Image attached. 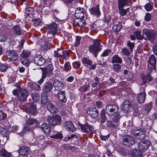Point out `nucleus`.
Instances as JSON below:
<instances>
[{"label": "nucleus", "mask_w": 157, "mask_h": 157, "mask_svg": "<svg viewBox=\"0 0 157 157\" xmlns=\"http://www.w3.org/2000/svg\"><path fill=\"white\" fill-rule=\"evenodd\" d=\"M101 42L97 39L94 40L92 44L88 47L89 51L95 58L97 57L99 52L101 50L102 45Z\"/></svg>", "instance_id": "obj_1"}, {"label": "nucleus", "mask_w": 157, "mask_h": 157, "mask_svg": "<svg viewBox=\"0 0 157 157\" xmlns=\"http://www.w3.org/2000/svg\"><path fill=\"white\" fill-rule=\"evenodd\" d=\"M120 141L122 144L127 147L132 146L135 142L134 138L128 135L123 136Z\"/></svg>", "instance_id": "obj_2"}, {"label": "nucleus", "mask_w": 157, "mask_h": 157, "mask_svg": "<svg viewBox=\"0 0 157 157\" xmlns=\"http://www.w3.org/2000/svg\"><path fill=\"white\" fill-rule=\"evenodd\" d=\"M47 121L52 126L59 125L61 122L62 117L59 115L56 114L52 117L49 116Z\"/></svg>", "instance_id": "obj_3"}, {"label": "nucleus", "mask_w": 157, "mask_h": 157, "mask_svg": "<svg viewBox=\"0 0 157 157\" xmlns=\"http://www.w3.org/2000/svg\"><path fill=\"white\" fill-rule=\"evenodd\" d=\"M132 134L137 139H143L145 136L144 131L143 129H135L132 132Z\"/></svg>", "instance_id": "obj_4"}, {"label": "nucleus", "mask_w": 157, "mask_h": 157, "mask_svg": "<svg viewBox=\"0 0 157 157\" xmlns=\"http://www.w3.org/2000/svg\"><path fill=\"white\" fill-rule=\"evenodd\" d=\"M26 112L32 115H35L38 113L36 105L33 102L29 103L27 104Z\"/></svg>", "instance_id": "obj_5"}, {"label": "nucleus", "mask_w": 157, "mask_h": 157, "mask_svg": "<svg viewBox=\"0 0 157 157\" xmlns=\"http://www.w3.org/2000/svg\"><path fill=\"white\" fill-rule=\"evenodd\" d=\"M119 107L116 105H109L106 106L105 108L106 113L109 115H112L117 113Z\"/></svg>", "instance_id": "obj_6"}, {"label": "nucleus", "mask_w": 157, "mask_h": 157, "mask_svg": "<svg viewBox=\"0 0 157 157\" xmlns=\"http://www.w3.org/2000/svg\"><path fill=\"white\" fill-rule=\"evenodd\" d=\"M38 124V121L36 119L34 118H29L26 121L25 124V127L23 131V133L25 132L26 130L29 131L31 130V128H28V127L30 125L34 124L35 126H37Z\"/></svg>", "instance_id": "obj_7"}, {"label": "nucleus", "mask_w": 157, "mask_h": 157, "mask_svg": "<svg viewBox=\"0 0 157 157\" xmlns=\"http://www.w3.org/2000/svg\"><path fill=\"white\" fill-rule=\"evenodd\" d=\"M75 16L77 18L86 19L87 16L85 10L81 7L77 8L75 9Z\"/></svg>", "instance_id": "obj_8"}, {"label": "nucleus", "mask_w": 157, "mask_h": 157, "mask_svg": "<svg viewBox=\"0 0 157 157\" xmlns=\"http://www.w3.org/2000/svg\"><path fill=\"white\" fill-rule=\"evenodd\" d=\"M29 95V92L26 90L25 89H20L19 93L18 94V99L20 101H25Z\"/></svg>", "instance_id": "obj_9"}, {"label": "nucleus", "mask_w": 157, "mask_h": 157, "mask_svg": "<svg viewBox=\"0 0 157 157\" xmlns=\"http://www.w3.org/2000/svg\"><path fill=\"white\" fill-rule=\"evenodd\" d=\"M144 33L146 36L147 38L151 40H155V37L156 33L154 30L151 29H146L144 30Z\"/></svg>", "instance_id": "obj_10"}, {"label": "nucleus", "mask_w": 157, "mask_h": 157, "mask_svg": "<svg viewBox=\"0 0 157 157\" xmlns=\"http://www.w3.org/2000/svg\"><path fill=\"white\" fill-rule=\"evenodd\" d=\"M44 27L48 30L50 33L53 34H56L57 32V25L54 22L49 25H45Z\"/></svg>", "instance_id": "obj_11"}, {"label": "nucleus", "mask_w": 157, "mask_h": 157, "mask_svg": "<svg viewBox=\"0 0 157 157\" xmlns=\"http://www.w3.org/2000/svg\"><path fill=\"white\" fill-rule=\"evenodd\" d=\"M6 54L8 59L12 61H14L18 58L17 53L13 50H9L6 52Z\"/></svg>", "instance_id": "obj_12"}, {"label": "nucleus", "mask_w": 157, "mask_h": 157, "mask_svg": "<svg viewBox=\"0 0 157 157\" xmlns=\"http://www.w3.org/2000/svg\"><path fill=\"white\" fill-rule=\"evenodd\" d=\"M34 61L35 64L38 66L43 65L45 63V59L40 55L36 56L35 57Z\"/></svg>", "instance_id": "obj_13"}, {"label": "nucleus", "mask_w": 157, "mask_h": 157, "mask_svg": "<svg viewBox=\"0 0 157 157\" xmlns=\"http://www.w3.org/2000/svg\"><path fill=\"white\" fill-rule=\"evenodd\" d=\"M145 86L144 85L140 88V90H142L143 92H141L138 95L137 97L138 102L140 103H143L146 98V93L145 92Z\"/></svg>", "instance_id": "obj_14"}, {"label": "nucleus", "mask_w": 157, "mask_h": 157, "mask_svg": "<svg viewBox=\"0 0 157 157\" xmlns=\"http://www.w3.org/2000/svg\"><path fill=\"white\" fill-rule=\"evenodd\" d=\"M89 10L91 14L95 15L97 17H99L101 15V12L98 5H96L95 6L90 9Z\"/></svg>", "instance_id": "obj_15"}, {"label": "nucleus", "mask_w": 157, "mask_h": 157, "mask_svg": "<svg viewBox=\"0 0 157 157\" xmlns=\"http://www.w3.org/2000/svg\"><path fill=\"white\" fill-rule=\"evenodd\" d=\"M53 84L55 89L57 90H62L64 86L63 82L58 79H54Z\"/></svg>", "instance_id": "obj_16"}, {"label": "nucleus", "mask_w": 157, "mask_h": 157, "mask_svg": "<svg viewBox=\"0 0 157 157\" xmlns=\"http://www.w3.org/2000/svg\"><path fill=\"white\" fill-rule=\"evenodd\" d=\"M80 128L82 132L86 133L91 132L93 129L92 126L87 124H81L80 125Z\"/></svg>", "instance_id": "obj_17"}, {"label": "nucleus", "mask_w": 157, "mask_h": 157, "mask_svg": "<svg viewBox=\"0 0 157 157\" xmlns=\"http://www.w3.org/2000/svg\"><path fill=\"white\" fill-rule=\"evenodd\" d=\"M86 19H82L81 18H77L75 19L74 21V25L79 27H82L86 24L85 20Z\"/></svg>", "instance_id": "obj_18"}, {"label": "nucleus", "mask_w": 157, "mask_h": 157, "mask_svg": "<svg viewBox=\"0 0 157 157\" xmlns=\"http://www.w3.org/2000/svg\"><path fill=\"white\" fill-rule=\"evenodd\" d=\"M30 151L29 148L26 146H23L19 149V154L23 156H27L29 154Z\"/></svg>", "instance_id": "obj_19"}, {"label": "nucleus", "mask_w": 157, "mask_h": 157, "mask_svg": "<svg viewBox=\"0 0 157 157\" xmlns=\"http://www.w3.org/2000/svg\"><path fill=\"white\" fill-rule=\"evenodd\" d=\"M142 82L140 84V85L142 86L145 85L147 82L151 81L152 78L149 74H147V76L144 75H141Z\"/></svg>", "instance_id": "obj_20"}, {"label": "nucleus", "mask_w": 157, "mask_h": 157, "mask_svg": "<svg viewBox=\"0 0 157 157\" xmlns=\"http://www.w3.org/2000/svg\"><path fill=\"white\" fill-rule=\"evenodd\" d=\"M87 112L92 118L94 119L97 118L99 113L98 111L95 108H90Z\"/></svg>", "instance_id": "obj_21"}, {"label": "nucleus", "mask_w": 157, "mask_h": 157, "mask_svg": "<svg viewBox=\"0 0 157 157\" xmlns=\"http://www.w3.org/2000/svg\"><path fill=\"white\" fill-rule=\"evenodd\" d=\"M64 127L66 129L72 132H74L76 130L73 124L71 121H66L65 123Z\"/></svg>", "instance_id": "obj_22"}, {"label": "nucleus", "mask_w": 157, "mask_h": 157, "mask_svg": "<svg viewBox=\"0 0 157 157\" xmlns=\"http://www.w3.org/2000/svg\"><path fill=\"white\" fill-rule=\"evenodd\" d=\"M150 144L151 143L149 141L144 140L142 141L139 147L142 151H144L148 148Z\"/></svg>", "instance_id": "obj_23"}, {"label": "nucleus", "mask_w": 157, "mask_h": 157, "mask_svg": "<svg viewBox=\"0 0 157 157\" xmlns=\"http://www.w3.org/2000/svg\"><path fill=\"white\" fill-rule=\"evenodd\" d=\"M41 128L42 131L46 135H48L51 132L50 127L46 123H43Z\"/></svg>", "instance_id": "obj_24"}, {"label": "nucleus", "mask_w": 157, "mask_h": 157, "mask_svg": "<svg viewBox=\"0 0 157 157\" xmlns=\"http://www.w3.org/2000/svg\"><path fill=\"white\" fill-rule=\"evenodd\" d=\"M47 108L49 111L52 113H56L58 111V109L57 107L51 103H48Z\"/></svg>", "instance_id": "obj_25"}, {"label": "nucleus", "mask_w": 157, "mask_h": 157, "mask_svg": "<svg viewBox=\"0 0 157 157\" xmlns=\"http://www.w3.org/2000/svg\"><path fill=\"white\" fill-rule=\"evenodd\" d=\"M53 86L51 82H47L45 84L43 89L46 93L49 92L52 89Z\"/></svg>", "instance_id": "obj_26"}, {"label": "nucleus", "mask_w": 157, "mask_h": 157, "mask_svg": "<svg viewBox=\"0 0 157 157\" xmlns=\"http://www.w3.org/2000/svg\"><path fill=\"white\" fill-rule=\"evenodd\" d=\"M111 63H121L122 60L121 58L117 55H114L112 57Z\"/></svg>", "instance_id": "obj_27"}, {"label": "nucleus", "mask_w": 157, "mask_h": 157, "mask_svg": "<svg viewBox=\"0 0 157 157\" xmlns=\"http://www.w3.org/2000/svg\"><path fill=\"white\" fill-rule=\"evenodd\" d=\"M156 60L155 56L153 55H151L150 57L148 60V62L151 65L153 66V68H151V69L155 70V65L156 64Z\"/></svg>", "instance_id": "obj_28"}, {"label": "nucleus", "mask_w": 157, "mask_h": 157, "mask_svg": "<svg viewBox=\"0 0 157 157\" xmlns=\"http://www.w3.org/2000/svg\"><path fill=\"white\" fill-rule=\"evenodd\" d=\"M65 93L64 91H59L58 94V97L59 100L62 102H65L67 99L65 96Z\"/></svg>", "instance_id": "obj_29"}, {"label": "nucleus", "mask_w": 157, "mask_h": 157, "mask_svg": "<svg viewBox=\"0 0 157 157\" xmlns=\"http://www.w3.org/2000/svg\"><path fill=\"white\" fill-rule=\"evenodd\" d=\"M124 7H118L119 13L120 15L124 16H125L129 11V8L124 9Z\"/></svg>", "instance_id": "obj_30"}, {"label": "nucleus", "mask_w": 157, "mask_h": 157, "mask_svg": "<svg viewBox=\"0 0 157 157\" xmlns=\"http://www.w3.org/2000/svg\"><path fill=\"white\" fill-rule=\"evenodd\" d=\"M33 9L32 7L27 6L25 8V16L27 17L30 15H33Z\"/></svg>", "instance_id": "obj_31"}, {"label": "nucleus", "mask_w": 157, "mask_h": 157, "mask_svg": "<svg viewBox=\"0 0 157 157\" xmlns=\"http://www.w3.org/2000/svg\"><path fill=\"white\" fill-rule=\"evenodd\" d=\"M13 33L17 35H21V27L18 25H16L13 28Z\"/></svg>", "instance_id": "obj_32"}, {"label": "nucleus", "mask_w": 157, "mask_h": 157, "mask_svg": "<svg viewBox=\"0 0 157 157\" xmlns=\"http://www.w3.org/2000/svg\"><path fill=\"white\" fill-rule=\"evenodd\" d=\"M0 155L5 157H10L12 154L10 152L7 151L5 149H0Z\"/></svg>", "instance_id": "obj_33"}, {"label": "nucleus", "mask_w": 157, "mask_h": 157, "mask_svg": "<svg viewBox=\"0 0 157 157\" xmlns=\"http://www.w3.org/2000/svg\"><path fill=\"white\" fill-rule=\"evenodd\" d=\"M70 53L67 50H62L60 58L65 60H67L69 58Z\"/></svg>", "instance_id": "obj_34"}, {"label": "nucleus", "mask_w": 157, "mask_h": 157, "mask_svg": "<svg viewBox=\"0 0 157 157\" xmlns=\"http://www.w3.org/2000/svg\"><path fill=\"white\" fill-rule=\"evenodd\" d=\"M30 55V52L28 50H24L21 55L20 59H28Z\"/></svg>", "instance_id": "obj_35"}, {"label": "nucleus", "mask_w": 157, "mask_h": 157, "mask_svg": "<svg viewBox=\"0 0 157 157\" xmlns=\"http://www.w3.org/2000/svg\"><path fill=\"white\" fill-rule=\"evenodd\" d=\"M134 35L136 36V38L138 40H142L144 39V37L143 35H141V31L138 30L133 32Z\"/></svg>", "instance_id": "obj_36"}, {"label": "nucleus", "mask_w": 157, "mask_h": 157, "mask_svg": "<svg viewBox=\"0 0 157 157\" xmlns=\"http://www.w3.org/2000/svg\"><path fill=\"white\" fill-rule=\"evenodd\" d=\"M129 0H118V7H124L129 3Z\"/></svg>", "instance_id": "obj_37"}, {"label": "nucleus", "mask_w": 157, "mask_h": 157, "mask_svg": "<svg viewBox=\"0 0 157 157\" xmlns=\"http://www.w3.org/2000/svg\"><path fill=\"white\" fill-rule=\"evenodd\" d=\"M7 39V35L4 31L2 30H0V42L5 41Z\"/></svg>", "instance_id": "obj_38"}, {"label": "nucleus", "mask_w": 157, "mask_h": 157, "mask_svg": "<svg viewBox=\"0 0 157 157\" xmlns=\"http://www.w3.org/2000/svg\"><path fill=\"white\" fill-rule=\"evenodd\" d=\"M130 104L129 101L128 100H125L121 106V109L124 111L127 110L130 106Z\"/></svg>", "instance_id": "obj_39"}, {"label": "nucleus", "mask_w": 157, "mask_h": 157, "mask_svg": "<svg viewBox=\"0 0 157 157\" xmlns=\"http://www.w3.org/2000/svg\"><path fill=\"white\" fill-rule=\"evenodd\" d=\"M53 74V72L51 71H48L44 68L42 70V75L44 77L46 78L47 76L48 77H51Z\"/></svg>", "instance_id": "obj_40"}, {"label": "nucleus", "mask_w": 157, "mask_h": 157, "mask_svg": "<svg viewBox=\"0 0 157 157\" xmlns=\"http://www.w3.org/2000/svg\"><path fill=\"white\" fill-rule=\"evenodd\" d=\"M122 28V26L121 24L114 25L113 27L112 30L114 32H119Z\"/></svg>", "instance_id": "obj_41"}, {"label": "nucleus", "mask_w": 157, "mask_h": 157, "mask_svg": "<svg viewBox=\"0 0 157 157\" xmlns=\"http://www.w3.org/2000/svg\"><path fill=\"white\" fill-rule=\"evenodd\" d=\"M132 155L133 157H142V153L140 151H137L136 150H134L132 151Z\"/></svg>", "instance_id": "obj_42"}, {"label": "nucleus", "mask_w": 157, "mask_h": 157, "mask_svg": "<svg viewBox=\"0 0 157 157\" xmlns=\"http://www.w3.org/2000/svg\"><path fill=\"white\" fill-rule=\"evenodd\" d=\"M100 115V122L101 123H104L106 120V117L103 110L101 111Z\"/></svg>", "instance_id": "obj_43"}, {"label": "nucleus", "mask_w": 157, "mask_h": 157, "mask_svg": "<svg viewBox=\"0 0 157 157\" xmlns=\"http://www.w3.org/2000/svg\"><path fill=\"white\" fill-rule=\"evenodd\" d=\"M48 101V97L46 93H43L41 97V102L43 104H45Z\"/></svg>", "instance_id": "obj_44"}, {"label": "nucleus", "mask_w": 157, "mask_h": 157, "mask_svg": "<svg viewBox=\"0 0 157 157\" xmlns=\"http://www.w3.org/2000/svg\"><path fill=\"white\" fill-rule=\"evenodd\" d=\"M33 100L34 101L36 102L38 101L39 99L40 96L39 94L36 93H32L31 94Z\"/></svg>", "instance_id": "obj_45"}, {"label": "nucleus", "mask_w": 157, "mask_h": 157, "mask_svg": "<svg viewBox=\"0 0 157 157\" xmlns=\"http://www.w3.org/2000/svg\"><path fill=\"white\" fill-rule=\"evenodd\" d=\"M82 63L91 66L92 64V61L85 57H83L82 59Z\"/></svg>", "instance_id": "obj_46"}, {"label": "nucleus", "mask_w": 157, "mask_h": 157, "mask_svg": "<svg viewBox=\"0 0 157 157\" xmlns=\"http://www.w3.org/2000/svg\"><path fill=\"white\" fill-rule=\"evenodd\" d=\"M62 50L59 48H57V50L54 51V56L55 57L60 58L62 53Z\"/></svg>", "instance_id": "obj_47"}, {"label": "nucleus", "mask_w": 157, "mask_h": 157, "mask_svg": "<svg viewBox=\"0 0 157 157\" xmlns=\"http://www.w3.org/2000/svg\"><path fill=\"white\" fill-rule=\"evenodd\" d=\"M1 134L4 136V138H7L8 135V131L5 128H2L0 130Z\"/></svg>", "instance_id": "obj_48"}, {"label": "nucleus", "mask_w": 157, "mask_h": 157, "mask_svg": "<svg viewBox=\"0 0 157 157\" xmlns=\"http://www.w3.org/2000/svg\"><path fill=\"white\" fill-rule=\"evenodd\" d=\"M21 63L26 67L28 66L30 63V61L28 59H20Z\"/></svg>", "instance_id": "obj_49"}, {"label": "nucleus", "mask_w": 157, "mask_h": 157, "mask_svg": "<svg viewBox=\"0 0 157 157\" xmlns=\"http://www.w3.org/2000/svg\"><path fill=\"white\" fill-rule=\"evenodd\" d=\"M113 69L114 71L119 72L121 71V66L118 64H114L113 65Z\"/></svg>", "instance_id": "obj_50"}, {"label": "nucleus", "mask_w": 157, "mask_h": 157, "mask_svg": "<svg viewBox=\"0 0 157 157\" xmlns=\"http://www.w3.org/2000/svg\"><path fill=\"white\" fill-rule=\"evenodd\" d=\"M127 46L129 47L131 52H132L133 49L135 46L134 43L131 42L130 40L127 41Z\"/></svg>", "instance_id": "obj_51"}, {"label": "nucleus", "mask_w": 157, "mask_h": 157, "mask_svg": "<svg viewBox=\"0 0 157 157\" xmlns=\"http://www.w3.org/2000/svg\"><path fill=\"white\" fill-rule=\"evenodd\" d=\"M31 88V90L33 91L34 90V88L36 91H39L41 90L40 86L38 84L35 83L33 84Z\"/></svg>", "instance_id": "obj_52"}, {"label": "nucleus", "mask_w": 157, "mask_h": 157, "mask_svg": "<svg viewBox=\"0 0 157 157\" xmlns=\"http://www.w3.org/2000/svg\"><path fill=\"white\" fill-rule=\"evenodd\" d=\"M111 52L112 51L110 49H106L103 51V53L101 54V56L103 57L108 56Z\"/></svg>", "instance_id": "obj_53"}, {"label": "nucleus", "mask_w": 157, "mask_h": 157, "mask_svg": "<svg viewBox=\"0 0 157 157\" xmlns=\"http://www.w3.org/2000/svg\"><path fill=\"white\" fill-rule=\"evenodd\" d=\"M144 7L146 11H150L153 9V6L151 3H148L145 5L144 6Z\"/></svg>", "instance_id": "obj_54"}, {"label": "nucleus", "mask_w": 157, "mask_h": 157, "mask_svg": "<svg viewBox=\"0 0 157 157\" xmlns=\"http://www.w3.org/2000/svg\"><path fill=\"white\" fill-rule=\"evenodd\" d=\"M121 117L119 113H117L113 119V122L115 123H119V120Z\"/></svg>", "instance_id": "obj_55"}, {"label": "nucleus", "mask_w": 157, "mask_h": 157, "mask_svg": "<svg viewBox=\"0 0 157 157\" xmlns=\"http://www.w3.org/2000/svg\"><path fill=\"white\" fill-rule=\"evenodd\" d=\"M8 67V66L7 64L3 63L0 65V71L2 72H4L6 71Z\"/></svg>", "instance_id": "obj_56"}, {"label": "nucleus", "mask_w": 157, "mask_h": 157, "mask_svg": "<svg viewBox=\"0 0 157 157\" xmlns=\"http://www.w3.org/2000/svg\"><path fill=\"white\" fill-rule=\"evenodd\" d=\"M63 135L62 133H59L52 135L50 137L52 138L61 139L63 138Z\"/></svg>", "instance_id": "obj_57"}, {"label": "nucleus", "mask_w": 157, "mask_h": 157, "mask_svg": "<svg viewBox=\"0 0 157 157\" xmlns=\"http://www.w3.org/2000/svg\"><path fill=\"white\" fill-rule=\"evenodd\" d=\"M81 39V37L79 36H76L75 42V46H78L80 44V41Z\"/></svg>", "instance_id": "obj_58"}, {"label": "nucleus", "mask_w": 157, "mask_h": 157, "mask_svg": "<svg viewBox=\"0 0 157 157\" xmlns=\"http://www.w3.org/2000/svg\"><path fill=\"white\" fill-rule=\"evenodd\" d=\"M65 70L67 71L71 69V67L70 66V63L69 62H67L65 63L64 65Z\"/></svg>", "instance_id": "obj_59"}, {"label": "nucleus", "mask_w": 157, "mask_h": 157, "mask_svg": "<svg viewBox=\"0 0 157 157\" xmlns=\"http://www.w3.org/2000/svg\"><path fill=\"white\" fill-rule=\"evenodd\" d=\"M151 18V14L149 13H146L144 17V20L145 21H148L150 20Z\"/></svg>", "instance_id": "obj_60"}, {"label": "nucleus", "mask_w": 157, "mask_h": 157, "mask_svg": "<svg viewBox=\"0 0 157 157\" xmlns=\"http://www.w3.org/2000/svg\"><path fill=\"white\" fill-rule=\"evenodd\" d=\"M33 21L34 25L35 26L39 25L41 23V21L40 19H33Z\"/></svg>", "instance_id": "obj_61"}, {"label": "nucleus", "mask_w": 157, "mask_h": 157, "mask_svg": "<svg viewBox=\"0 0 157 157\" xmlns=\"http://www.w3.org/2000/svg\"><path fill=\"white\" fill-rule=\"evenodd\" d=\"M122 52L124 55H128L130 53V51L126 48L122 49Z\"/></svg>", "instance_id": "obj_62"}, {"label": "nucleus", "mask_w": 157, "mask_h": 157, "mask_svg": "<svg viewBox=\"0 0 157 157\" xmlns=\"http://www.w3.org/2000/svg\"><path fill=\"white\" fill-rule=\"evenodd\" d=\"M151 105L150 104H146L145 106V109L147 112H149L151 110Z\"/></svg>", "instance_id": "obj_63"}, {"label": "nucleus", "mask_w": 157, "mask_h": 157, "mask_svg": "<svg viewBox=\"0 0 157 157\" xmlns=\"http://www.w3.org/2000/svg\"><path fill=\"white\" fill-rule=\"evenodd\" d=\"M80 63L77 61L74 62L72 64L73 67L75 69L79 67L80 66Z\"/></svg>", "instance_id": "obj_64"}]
</instances>
